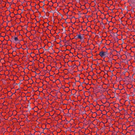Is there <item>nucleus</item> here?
<instances>
[{
    "label": "nucleus",
    "instance_id": "obj_3",
    "mask_svg": "<svg viewBox=\"0 0 135 135\" xmlns=\"http://www.w3.org/2000/svg\"><path fill=\"white\" fill-rule=\"evenodd\" d=\"M14 40L16 41H18V39L17 37H15L14 38Z\"/></svg>",
    "mask_w": 135,
    "mask_h": 135
},
{
    "label": "nucleus",
    "instance_id": "obj_1",
    "mask_svg": "<svg viewBox=\"0 0 135 135\" xmlns=\"http://www.w3.org/2000/svg\"><path fill=\"white\" fill-rule=\"evenodd\" d=\"M108 54L107 52H103V51L99 52V55L102 57H104Z\"/></svg>",
    "mask_w": 135,
    "mask_h": 135
},
{
    "label": "nucleus",
    "instance_id": "obj_2",
    "mask_svg": "<svg viewBox=\"0 0 135 135\" xmlns=\"http://www.w3.org/2000/svg\"><path fill=\"white\" fill-rule=\"evenodd\" d=\"M77 38H78L80 39V40H82L83 38V35H81L80 33L77 35Z\"/></svg>",
    "mask_w": 135,
    "mask_h": 135
}]
</instances>
